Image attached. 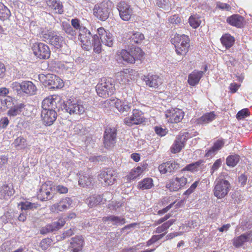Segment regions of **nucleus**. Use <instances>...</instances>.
I'll list each match as a JSON object with an SVG mask.
<instances>
[{
  "label": "nucleus",
  "instance_id": "nucleus-1",
  "mask_svg": "<svg viewBox=\"0 0 252 252\" xmlns=\"http://www.w3.org/2000/svg\"><path fill=\"white\" fill-rule=\"evenodd\" d=\"M71 23L76 31L79 30V39L81 43L82 47L87 51L90 50L92 47L91 41L92 35L90 31L86 28L81 26L79 20L77 19H72Z\"/></svg>",
  "mask_w": 252,
  "mask_h": 252
},
{
  "label": "nucleus",
  "instance_id": "nucleus-2",
  "mask_svg": "<svg viewBox=\"0 0 252 252\" xmlns=\"http://www.w3.org/2000/svg\"><path fill=\"white\" fill-rule=\"evenodd\" d=\"M114 4L109 0L95 4L93 9L94 15L100 20L104 21L107 20L112 13Z\"/></svg>",
  "mask_w": 252,
  "mask_h": 252
},
{
  "label": "nucleus",
  "instance_id": "nucleus-3",
  "mask_svg": "<svg viewBox=\"0 0 252 252\" xmlns=\"http://www.w3.org/2000/svg\"><path fill=\"white\" fill-rule=\"evenodd\" d=\"M114 80L111 78L101 79L100 82L96 86V91L98 95L102 97H107L113 94L115 91Z\"/></svg>",
  "mask_w": 252,
  "mask_h": 252
},
{
  "label": "nucleus",
  "instance_id": "nucleus-4",
  "mask_svg": "<svg viewBox=\"0 0 252 252\" xmlns=\"http://www.w3.org/2000/svg\"><path fill=\"white\" fill-rule=\"evenodd\" d=\"M40 37L57 49L61 48L64 43L63 37L52 30H43L40 33Z\"/></svg>",
  "mask_w": 252,
  "mask_h": 252
},
{
  "label": "nucleus",
  "instance_id": "nucleus-5",
  "mask_svg": "<svg viewBox=\"0 0 252 252\" xmlns=\"http://www.w3.org/2000/svg\"><path fill=\"white\" fill-rule=\"evenodd\" d=\"M171 42L175 45L177 54L184 55L188 52L189 46V39L188 36L178 34L171 39Z\"/></svg>",
  "mask_w": 252,
  "mask_h": 252
},
{
  "label": "nucleus",
  "instance_id": "nucleus-6",
  "mask_svg": "<svg viewBox=\"0 0 252 252\" xmlns=\"http://www.w3.org/2000/svg\"><path fill=\"white\" fill-rule=\"evenodd\" d=\"M229 182L222 178L216 179L213 189L214 195L219 199L224 198L230 190Z\"/></svg>",
  "mask_w": 252,
  "mask_h": 252
},
{
  "label": "nucleus",
  "instance_id": "nucleus-7",
  "mask_svg": "<svg viewBox=\"0 0 252 252\" xmlns=\"http://www.w3.org/2000/svg\"><path fill=\"white\" fill-rule=\"evenodd\" d=\"M64 109L71 115H79L83 114L86 110V108L81 101L70 100L64 104Z\"/></svg>",
  "mask_w": 252,
  "mask_h": 252
},
{
  "label": "nucleus",
  "instance_id": "nucleus-8",
  "mask_svg": "<svg viewBox=\"0 0 252 252\" xmlns=\"http://www.w3.org/2000/svg\"><path fill=\"white\" fill-rule=\"evenodd\" d=\"M32 49L34 55L40 59H47L50 56L51 52L48 46L43 43H34Z\"/></svg>",
  "mask_w": 252,
  "mask_h": 252
},
{
  "label": "nucleus",
  "instance_id": "nucleus-9",
  "mask_svg": "<svg viewBox=\"0 0 252 252\" xmlns=\"http://www.w3.org/2000/svg\"><path fill=\"white\" fill-rule=\"evenodd\" d=\"M39 78L45 86H50L51 88H59L63 86V81L55 75L48 74L46 75L41 74Z\"/></svg>",
  "mask_w": 252,
  "mask_h": 252
},
{
  "label": "nucleus",
  "instance_id": "nucleus-10",
  "mask_svg": "<svg viewBox=\"0 0 252 252\" xmlns=\"http://www.w3.org/2000/svg\"><path fill=\"white\" fill-rule=\"evenodd\" d=\"M73 207V200L69 197L62 198L59 202L52 205L50 210L53 212H63Z\"/></svg>",
  "mask_w": 252,
  "mask_h": 252
},
{
  "label": "nucleus",
  "instance_id": "nucleus-11",
  "mask_svg": "<svg viewBox=\"0 0 252 252\" xmlns=\"http://www.w3.org/2000/svg\"><path fill=\"white\" fill-rule=\"evenodd\" d=\"M144 121L143 114L138 109H134L131 116L126 117L124 120L125 125L131 126L134 125H138L143 123Z\"/></svg>",
  "mask_w": 252,
  "mask_h": 252
},
{
  "label": "nucleus",
  "instance_id": "nucleus-12",
  "mask_svg": "<svg viewBox=\"0 0 252 252\" xmlns=\"http://www.w3.org/2000/svg\"><path fill=\"white\" fill-rule=\"evenodd\" d=\"M117 129L114 127H106L104 134V144L107 148L110 147L116 142Z\"/></svg>",
  "mask_w": 252,
  "mask_h": 252
},
{
  "label": "nucleus",
  "instance_id": "nucleus-13",
  "mask_svg": "<svg viewBox=\"0 0 252 252\" xmlns=\"http://www.w3.org/2000/svg\"><path fill=\"white\" fill-rule=\"evenodd\" d=\"M117 8L119 11V15L121 18L124 21H128L133 11L130 6L125 1H121L117 5Z\"/></svg>",
  "mask_w": 252,
  "mask_h": 252
},
{
  "label": "nucleus",
  "instance_id": "nucleus-14",
  "mask_svg": "<svg viewBox=\"0 0 252 252\" xmlns=\"http://www.w3.org/2000/svg\"><path fill=\"white\" fill-rule=\"evenodd\" d=\"M187 183V179L184 177H176L172 179L166 185V188L170 191H176L184 187Z\"/></svg>",
  "mask_w": 252,
  "mask_h": 252
},
{
  "label": "nucleus",
  "instance_id": "nucleus-15",
  "mask_svg": "<svg viewBox=\"0 0 252 252\" xmlns=\"http://www.w3.org/2000/svg\"><path fill=\"white\" fill-rule=\"evenodd\" d=\"M52 188L50 182H46L42 185L37 193V197L41 201L50 200L53 194L51 193Z\"/></svg>",
  "mask_w": 252,
  "mask_h": 252
},
{
  "label": "nucleus",
  "instance_id": "nucleus-16",
  "mask_svg": "<svg viewBox=\"0 0 252 252\" xmlns=\"http://www.w3.org/2000/svg\"><path fill=\"white\" fill-rule=\"evenodd\" d=\"M184 116V112L178 108L167 110L165 113V116L168 119V122L171 123L180 122L183 119Z\"/></svg>",
  "mask_w": 252,
  "mask_h": 252
},
{
  "label": "nucleus",
  "instance_id": "nucleus-17",
  "mask_svg": "<svg viewBox=\"0 0 252 252\" xmlns=\"http://www.w3.org/2000/svg\"><path fill=\"white\" fill-rule=\"evenodd\" d=\"M117 177V173L112 170L102 171L98 175L99 180H103L106 186L112 185L116 181Z\"/></svg>",
  "mask_w": 252,
  "mask_h": 252
},
{
  "label": "nucleus",
  "instance_id": "nucleus-18",
  "mask_svg": "<svg viewBox=\"0 0 252 252\" xmlns=\"http://www.w3.org/2000/svg\"><path fill=\"white\" fill-rule=\"evenodd\" d=\"M97 32L101 42L105 45L112 47L113 45L114 37L109 31H106L102 27L97 29Z\"/></svg>",
  "mask_w": 252,
  "mask_h": 252
},
{
  "label": "nucleus",
  "instance_id": "nucleus-19",
  "mask_svg": "<svg viewBox=\"0 0 252 252\" xmlns=\"http://www.w3.org/2000/svg\"><path fill=\"white\" fill-rule=\"evenodd\" d=\"M252 240V231H249L241 235L234 237L232 240V244L236 248L242 247L245 243Z\"/></svg>",
  "mask_w": 252,
  "mask_h": 252
},
{
  "label": "nucleus",
  "instance_id": "nucleus-20",
  "mask_svg": "<svg viewBox=\"0 0 252 252\" xmlns=\"http://www.w3.org/2000/svg\"><path fill=\"white\" fill-rule=\"evenodd\" d=\"M112 196V194L110 192H105L102 196L94 194L87 198L86 202L90 207H93L100 203H104L106 201V199L104 198V197L109 196V198H111Z\"/></svg>",
  "mask_w": 252,
  "mask_h": 252
},
{
  "label": "nucleus",
  "instance_id": "nucleus-21",
  "mask_svg": "<svg viewBox=\"0 0 252 252\" xmlns=\"http://www.w3.org/2000/svg\"><path fill=\"white\" fill-rule=\"evenodd\" d=\"M57 113L55 109L42 110L41 117L43 123L47 126H51L57 119Z\"/></svg>",
  "mask_w": 252,
  "mask_h": 252
},
{
  "label": "nucleus",
  "instance_id": "nucleus-22",
  "mask_svg": "<svg viewBox=\"0 0 252 252\" xmlns=\"http://www.w3.org/2000/svg\"><path fill=\"white\" fill-rule=\"evenodd\" d=\"M65 222V221L63 219H59L57 221L43 227L40 230V232L41 234H44L58 230L64 225Z\"/></svg>",
  "mask_w": 252,
  "mask_h": 252
},
{
  "label": "nucleus",
  "instance_id": "nucleus-23",
  "mask_svg": "<svg viewBox=\"0 0 252 252\" xmlns=\"http://www.w3.org/2000/svg\"><path fill=\"white\" fill-rule=\"evenodd\" d=\"M216 118L215 112L212 111L204 114L199 118L192 120V122L195 125H206L214 120Z\"/></svg>",
  "mask_w": 252,
  "mask_h": 252
},
{
  "label": "nucleus",
  "instance_id": "nucleus-24",
  "mask_svg": "<svg viewBox=\"0 0 252 252\" xmlns=\"http://www.w3.org/2000/svg\"><path fill=\"white\" fill-rule=\"evenodd\" d=\"M14 190L13 188L7 185H4L0 187V203H3L5 201L8 200L13 195Z\"/></svg>",
  "mask_w": 252,
  "mask_h": 252
},
{
  "label": "nucleus",
  "instance_id": "nucleus-25",
  "mask_svg": "<svg viewBox=\"0 0 252 252\" xmlns=\"http://www.w3.org/2000/svg\"><path fill=\"white\" fill-rule=\"evenodd\" d=\"M142 80L147 85L152 88H158L162 83L161 78L157 75H144L142 77Z\"/></svg>",
  "mask_w": 252,
  "mask_h": 252
},
{
  "label": "nucleus",
  "instance_id": "nucleus-26",
  "mask_svg": "<svg viewBox=\"0 0 252 252\" xmlns=\"http://www.w3.org/2000/svg\"><path fill=\"white\" fill-rule=\"evenodd\" d=\"M58 98L56 95H50L44 99L42 102V110L56 109L57 108Z\"/></svg>",
  "mask_w": 252,
  "mask_h": 252
},
{
  "label": "nucleus",
  "instance_id": "nucleus-27",
  "mask_svg": "<svg viewBox=\"0 0 252 252\" xmlns=\"http://www.w3.org/2000/svg\"><path fill=\"white\" fill-rule=\"evenodd\" d=\"M84 241L82 237L75 236L71 238L70 249L71 252H82Z\"/></svg>",
  "mask_w": 252,
  "mask_h": 252
},
{
  "label": "nucleus",
  "instance_id": "nucleus-28",
  "mask_svg": "<svg viewBox=\"0 0 252 252\" xmlns=\"http://www.w3.org/2000/svg\"><path fill=\"white\" fill-rule=\"evenodd\" d=\"M179 167L180 165L178 163L168 161L160 164L158 166V170L161 173L165 174L167 172L171 173Z\"/></svg>",
  "mask_w": 252,
  "mask_h": 252
},
{
  "label": "nucleus",
  "instance_id": "nucleus-29",
  "mask_svg": "<svg viewBox=\"0 0 252 252\" xmlns=\"http://www.w3.org/2000/svg\"><path fill=\"white\" fill-rule=\"evenodd\" d=\"M186 141L187 139L185 136H178L171 148V152L175 154L180 152L182 148L184 147Z\"/></svg>",
  "mask_w": 252,
  "mask_h": 252
},
{
  "label": "nucleus",
  "instance_id": "nucleus-30",
  "mask_svg": "<svg viewBox=\"0 0 252 252\" xmlns=\"http://www.w3.org/2000/svg\"><path fill=\"white\" fill-rule=\"evenodd\" d=\"M47 5L54 10L57 14H62L63 12V7L60 1L58 0H45Z\"/></svg>",
  "mask_w": 252,
  "mask_h": 252
},
{
  "label": "nucleus",
  "instance_id": "nucleus-31",
  "mask_svg": "<svg viewBox=\"0 0 252 252\" xmlns=\"http://www.w3.org/2000/svg\"><path fill=\"white\" fill-rule=\"evenodd\" d=\"M244 19L239 15L235 14L229 17L227 19V22L233 26L237 28H241L243 26Z\"/></svg>",
  "mask_w": 252,
  "mask_h": 252
},
{
  "label": "nucleus",
  "instance_id": "nucleus-32",
  "mask_svg": "<svg viewBox=\"0 0 252 252\" xmlns=\"http://www.w3.org/2000/svg\"><path fill=\"white\" fill-rule=\"evenodd\" d=\"M204 72L202 71H193L189 75L188 83L192 86H194L199 82L202 77Z\"/></svg>",
  "mask_w": 252,
  "mask_h": 252
},
{
  "label": "nucleus",
  "instance_id": "nucleus-33",
  "mask_svg": "<svg viewBox=\"0 0 252 252\" xmlns=\"http://www.w3.org/2000/svg\"><path fill=\"white\" fill-rule=\"evenodd\" d=\"M36 88L35 86L31 81L22 82V91L30 95H33L35 94Z\"/></svg>",
  "mask_w": 252,
  "mask_h": 252
},
{
  "label": "nucleus",
  "instance_id": "nucleus-34",
  "mask_svg": "<svg viewBox=\"0 0 252 252\" xmlns=\"http://www.w3.org/2000/svg\"><path fill=\"white\" fill-rule=\"evenodd\" d=\"M102 220L103 222L111 221L114 225H123L126 223V219L124 218L114 215L104 217Z\"/></svg>",
  "mask_w": 252,
  "mask_h": 252
},
{
  "label": "nucleus",
  "instance_id": "nucleus-35",
  "mask_svg": "<svg viewBox=\"0 0 252 252\" xmlns=\"http://www.w3.org/2000/svg\"><path fill=\"white\" fill-rule=\"evenodd\" d=\"M129 70L126 69L116 74V80L121 84H126L129 81Z\"/></svg>",
  "mask_w": 252,
  "mask_h": 252
},
{
  "label": "nucleus",
  "instance_id": "nucleus-36",
  "mask_svg": "<svg viewBox=\"0 0 252 252\" xmlns=\"http://www.w3.org/2000/svg\"><path fill=\"white\" fill-rule=\"evenodd\" d=\"M27 106L24 103L17 104L13 107L9 108L7 112V115L10 117H15L20 114L23 109Z\"/></svg>",
  "mask_w": 252,
  "mask_h": 252
},
{
  "label": "nucleus",
  "instance_id": "nucleus-37",
  "mask_svg": "<svg viewBox=\"0 0 252 252\" xmlns=\"http://www.w3.org/2000/svg\"><path fill=\"white\" fill-rule=\"evenodd\" d=\"M79 185L83 188L91 187L93 185L94 179L88 175L81 176L79 180Z\"/></svg>",
  "mask_w": 252,
  "mask_h": 252
},
{
  "label": "nucleus",
  "instance_id": "nucleus-38",
  "mask_svg": "<svg viewBox=\"0 0 252 252\" xmlns=\"http://www.w3.org/2000/svg\"><path fill=\"white\" fill-rule=\"evenodd\" d=\"M221 43L226 48H230L234 44L235 39L229 34H225L223 35L220 38Z\"/></svg>",
  "mask_w": 252,
  "mask_h": 252
},
{
  "label": "nucleus",
  "instance_id": "nucleus-39",
  "mask_svg": "<svg viewBox=\"0 0 252 252\" xmlns=\"http://www.w3.org/2000/svg\"><path fill=\"white\" fill-rule=\"evenodd\" d=\"M154 186L152 178H147L138 183V188L141 190L148 189Z\"/></svg>",
  "mask_w": 252,
  "mask_h": 252
},
{
  "label": "nucleus",
  "instance_id": "nucleus-40",
  "mask_svg": "<svg viewBox=\"0 0 252 252\" xmlns=\"http://www.w3.org/2000/svg\"><path fill=\"white\" fill-rule=\"evenodd\" d=\"M224 142L223 140H217L214 144L213 146L206 154L207 157H211L217 151L220 149L224 145Z\"/></svg>",
  "mask_w": 252,
  "mask_h": 252
},
{
  "label": "nucleus",
  "instance_id": "nucleus-41",
  "mask_svg": "<svg viewBox=\"0 0 252 252\" xmlns=\"http://www.w3.org/2000/svg\"><path fill=\"white\" fill-rule=\"evenodd\" d=\"M92 38L93 39L91 40V41L92 46H94V51L96 53H100L102 50V45L99 37L97 35H94L93 37L92 36L91 39Z\"/></svg>",
  "mask_w": 252,
  "mask_h": 252
},
{
  "label": "nucleus",
  "instance_id": "nucleus-42",
  "mask_svg": "<svg viewBox=\"0 0 252 252\" xmlns=\"http://www.w3.org/2000/svg\"><path fill=\"white\" fill-rule=\"evenodd\" d=\"M14 98L10 96L2 97V98L0 99V108H2V107L5 108L12 107L14 104Z\"/></svg>",
  "mask_w": 252,
  "mask_h": 252
},
{
  "label": "nucleus",
  "instance_id": "nucleus-43",
  "mask_svg": "<svg viewBox=\"0 0 252 252\" xmlns=\"http://www.w3.org/2000/svg\"><path fill=\"white\" fill-rule=\"evenodd\" d=\"M11 15L9 9L2 3L0 2V20L4 21L8 19Z\"/></svg>",
  "mask_w": 252,
  "mask_h": 252
},
{
  "label": "nucleus",
  "instance_id": "nucleus-44",
  "mask_svg": "<svg viewBox=\"0 0 252 252\" xmlns=\"http://www.w3.org/2000/svg\"><path fill=\"white\" fill-rule=\"evenodd\" d=\"M12 144L17 149H24L27 146L26 140L22 136L17 137Z\"/></svg>",
  "mask_w": 252,
  "mask_h": 252
},
{
  "label": "nucleus",
  "instance_id": "nucleus-45",
  "mask_svg": "<svg viewBox=\"0 0 252 252\" xmlns=\"http://www.w3.org/2000/svg\"><path fill=\"white\" fill-rule=\"evenodd\" d=\"M124 61L130 63H135V58L131 55V52H129L126 50H122L120 54Z\"/></svg>",
  "mask_w": 252,
  "mask_h": 252
},
{
  "label": "nucleus",
  "instance_id": "nucleus-46",
  "mask_svg": "<svg viewBox=\"0 0 252 252\" xmlns=\"http://www.w3.org/2000/svg\"><path fill=\"white\" fill-rule=\"evenodd\" d=\"M240 160V157L237 155L228 156L226 160V164L230 167H234Z\"/></svg>",
  "mask_w": 252,
  "mask_h": 252
},
{
  "label": "nucleus",
  "instance_id": "nucleus-47",
  "mask_svg": "<svg viewBox=\"0 0 252 252\" xmlns=\"http://www.w3.org/2000/svg\"><path fill=\"white\" fill-rule=\"evenodd\" d=\"M143 169L140 166L131 170L129 174L127 176V179L129 180H134L136 178L139 176L142 173Z\"/></svg>",
  "mask_w": 252,
  "mask_h": 252
},
{
  "label": "nucleus",
  "instance_id": "nucleus-48",
  "mask_svg": "<svg viewBox=\"0 0 252 252\" xmlns=\"http://www.w3.org/2000/svg\"><path fill=\"white\" fill-rule=\"evenodd\" d=\"M189 22L190 26L194 29L198 28L201 24L200 17L196 15L191 16L189 18Z\"/></svg>",
  "mask_w": 252,
  "mask_h": 252
},
{
  "label": "nucleus",
  "instance_id": "nucleus-49",
  "mask_svg": "<svg viewBox=\"0 0 252 252\" xmlns=\"http://www.w3.org/2000/svg\"><path fill=\"white\" fill-rule=\"evenodd\" d=\"M175 220L172 219L169 220L168 221L164 223L161 226L157 228L156 232L157 233H161L165 231H166L168 228L173 224L175 222Z\"/></svg>",
  "mask_w": 252,
  "mask_h": 252
},
{
  "label": "nucleus",
  "instance_id": "nucleus-50",
  "mask_svg": "<svg viewBox=\"0 0 252 252\" xmlns=\"http://www.w3.org/2000/svg\"><path fill=\"white\" fill-rule=\"evenodd\" d=\"M63 30L69 35L71 36H75L76 34V31L73 29V28L67 23L63 22Z\"/></svg>",
  "mask_w": 252,
  "mask_h": 252
},
{
  "label": "nucleus",
  "instance_id": "nucleus-51",
  "mask_svg": "<svg viewBox=\"0 0 252 252\" xmlns=\"http://www.w3.org/2000/svg\"><path fill=\"white\" fill-rule=\"evenodd\" d=\"M130 39L135 43H138L144 39V34L138 32H132L131 33Z\"/></svg>",
  "mask_w": 252,
  "mask_h": 252
},
{
  "label": "nucleus",
  "instance_id": "nucleus-52",
  "mask_svg": "<svg viewBox=\"0 0 252 252\" xmlns=\"http://www.w3.org/2000/svg\"><path fill=\"white\" fill-rule=\"evenodd\" d=\"M157 4L158 7L165 10L171 9V4L169 0H157Z\"/></svg>",
  "mask_w": 252,
  "mask_h": 252
},
{
  "label": "nucleus",
  "instance_id": "nucleus-53",
  "mask_svg": "<svg viewBox=\"0 0 252 252\" xmlns=\"http://www.w3.org/2000/svg\"><path fill=\"white\" fill-rule=\"evenodd\" d=\"M131 53L133 58L136 60H141L143 57L144 53L139 47H135L131 49Z\"/></svg>",
  "mask_w": 252,
  "mask_h": 252
},
{
  "label": "nucleus",
  "instance_id": "nucleus-54",
  "mask_svg": "<svg viewBox=\"0 0 252 252\" xmlns=\"http://www.w3.org/2000/svg\"><path fill=\"white\" fill-rule=\"evenodd\" d=\"M38 205L37 204L32 203L28 201L21 202V209L22 210H29L37 208Z\"/></svg>",
  "mask_w": 252,
  "mask_h": 252
},
{
  "label": "nucleus",
  "instance_id": "nucleus-55",
  "mask_svg": "<svg viewBox=\"0 0 252 252\" xmlns=\"http://www.w3.org/2000/svg\"><path fill=\"white\" fill-rule=\"evenodd\" d=\"M201 161H197L194 163H192L187 165L184 169L183 170H188L190 171H196L197 168L200 165Z\"/></svg>",
  "mask_w": 252,
  "mask_h": 252
},
{
  "label": "nucleus",
  "instance_id": "nucleus-56",
  "mask_svg": "<svg viewBox=\"0 0 252 252\" xmlns=\"http://www.w3.org/2000/svg\"><path fill=\"white\" fill-rule=\"evenodd\" d=\"M250 113L248 109H243L237 113L236 118L238 120H241L248 117Z\"/></svg>",
  "mask_w": 252,
  "mask_h": 252
},
{
  "label": "nucleus",
  "instance_id": "nucleus-57",
  "mask_svg": "<svg viewBox=\"0 0 252 252\" xmlns=\"http://www.w3.org/2000/svg\"><path fill=\"white\" fill-rule=\"evenodd\" d=\"M74 131L75 134L81 135L86 134V130L81 124L77 125L74 128Z\"/></svg>",
  "mask_w": 252,
  "mask_h": 252
},
{
  "label": "nucleus",
  "instance_id": "nucleus-58",
  "mask_svg": "<svg viewBox=\"0 0 252 252\" xmlns=\"http://www.w3.org/2000/svg\"><path fill=\"white\" fill-rule=\"evenodd\" d=\"M52 240L49 238L43 239L40 243V246L43 250H46L51 244Z\"/></svg>",
  "mask_w": 252,
  "mask_h": 252
},
{
  "label": "nucleus",
  "instance_id": "nucleus-59",
  "mask_svg": "<svg viewBox=\"0 0 252 252\" xmlns=\"http://www.w3.org/2000/svg\"><path fill=\"white\" fill-rule=\"evenodd\" d=\"M221 163L222 160L221 159H218L216 160L210 169L211 174H213L215 171L219 169V168L221 166Z\"/></svg>",
  "mask_w": 252,
  "mask_h": 252
},
{
  "label": "nucleus",
  "instance_id": "nucleus-60",
  "mask_svg": "<svg viewBox=\"0 0 252 252\" xmlns=\"http://www.w3.org/2000/svg\"><path fill=\"white\" fill-rule=\"evenodd\" d=\"M155 130L156 133L160 136H163L166 135L167 133V129L163 128L161 127L156 126L155 127Z\"/></svg>",
  "mask_w": 252,
  "mask_h": 252
},
{
  "label": "nucleus",
  "instance_id": "nucleus-61",
  "mask_svg": "<svg viewBox=\"0 0 252 252\" xmlns=\"http://www.w3.org/2000/svg\"><path fill=\"white\" fill-rule=\"evenodd\" d=\"M198 183L199 181H195L194 183H193L190 187L185 192L184 194L189 195L191 194L197 187Z\"/></svg>",
  "mask_w": 252,
  "mask_h": 252
},
{
  "label": "nucleus",
  "instance_id": "nucleus-62",
  "mask_svg": "<svg viewBox=\"0 0 252 252\" xmlns=\"http://www.w3.org/2000/svg\"><path fill=\"white\" fill-rule=\"evenodd\" d=\"M217 6L220 9L222 10H226V11H229L231 9V6H230V5L220 2H217Z\"/></svg>",
  "mask_w": 252,
  "mask_h": 252
},
{
  "label": "nucleus",
  "instance_id": "nucleus-63",
  "mask_svg": "<svg viewBox=\"0 0 252 252\" xmlns=\"http://www.w3.org/2000/svg\"><path fill=\"white\" fill-rule=\"evenodd\" d=\"M169 21L171 24H178L181 23V19L178 15H174L170 17Z\"/></svg>",
  "mask_w": 252,
  "mask_h": 252
},
{
  "label": "nucleus",
  "instance_id": "nucleus-64",
  "mask_svg": "<svg viewBox=\"0 0 252 252\" xmlns=\"http://www.w3.org/2000/svg\"><path fill=\"white\" fill-rule=\"evenodd\" d=\"M11 87L13 90L18 92L22 90V82L20 83L18 82H13L11 84Z\"/></svg>",
  "mask_w": 252,
  "mask_h": 252
}]
</instances>
